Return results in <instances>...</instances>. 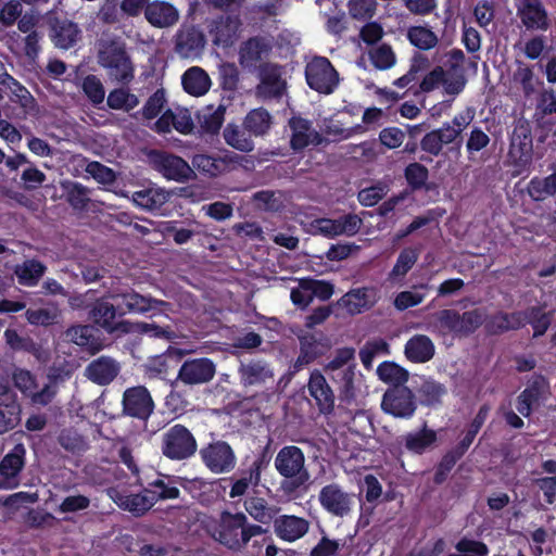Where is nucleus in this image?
<instances>
[{
	"label": "nucleus",
	"instance_id": "1",
	"mask_svg": "<svg viewBox=\"0 0 556 556\" xmlns=\"http://www.w3.org/2000/svg\"><path fill=\"white\" fill-rule=\"evenodd\" d=\"M97 61L105 70L112 84L129 85L135 77V66L126 50V43L117 36L103 34L97 40Z\"/></svg>",
	"mask_w": 556,
	"mask_h": 556
},
{
	"label": "nucleus",
	"instance_id": "2",
	"mask_svg": "<svg viewBox=\"0 0 556 556\" xmlns=\"http://www.w3.org/2000/svg\"><path fill=\"white\" fill-rule=\"evenodd\" d=\"M305 460L303 451L295 445H286L276 454L274 466L283 478L280 483L283 494L292 495L308 483L311 475Z\"/></svg>",
	"mask_w": 556,
	"mask_h": 556
},
{
	"label": "nucleus",
	"instance_id": "3",
	"mask_svg": "<svg viewBox=\"0 0 556 556\" xmlns=\"http://www.w3.org/2000/svg\"><path fill=\"white\" fill-rule=\"evenodd\" d=\"M150 166L167 180L179 184L195 178L194 169L182 157L162 150H150L147 153Z\"/></svg>",
	"mask_w": 556,
	"mask_h": 556
},
{
	"label": "nucleus",
	"instance_id": "4",
	"mask_svg": "<svg viewBox=\"0 0 556 556\" xmlns=\"http://www.w3.org/2000/svg\"><path fill=\"white\" fill-rule=\"evenodd\" d=\"M309 88L321 94H331L340 83L339 73L325 56L312 58L305 66Z\"/></svg>",
	"mask_w": 556,
	"mask_h": 556
},
{
	"label": "nucleus",
	"instance_id": "5",
	"mask_svg": "<svg viewBox=\"0 0 556 556\" xmlns=\"http://www.w3.org/2000/svg\"><path fill=\"white\" fill-rule=\"evenodd\" d=\"M193 434L182 425L170 427L162 438V453L169 459L182 460L197 452Z\"/></svg>",
	"mask_w": 556,
	"mask_h": 556
},
{
	"label": "nucleus",
	"instance_id": "6",
	"mask_svg": "<svg viewBox=\"0 0 556 556\" xmlns=\"http://www.w3.org/2000/svg\"><path fill=\"white\" fill-rule=\"evenodd\" d=\"M200 457L206 468L215 475L231 472L237 464L232 447L225 441L216 440L200 450Z\"/></svg>",
	"mask_w": 556,
	"mask_h": 556
},
{
	"label": "nucleus",
	"instance_id": "7",
	"mask_svg": "<svg viewBox=\"0 0 556 556\" xmlns=\"http://www.w3.org/2000/svg\"><path fill=\"white\" fill-rule=\"evenodd\" d=\"M318 502L329 515L345 518L353 510L355 496L353 493L345 491L340 484L332 482L320 489Z\"/></svg>",
	"mask_w": 556,
	"mask_h": 556
},
{
	"label": "nucleus",
	"instance_id": "8",
	"mask_svg": "<svg viewBox=\"0 0 556 556\" xmlns=\"http://www.w3.org/2000/svg\"><path fill=\"white\" fill-rule=\"evenodd\" d=\"M123 414L140 420H148L154 412V401L143 386L127 388L122 399Z\"/></svg>",
	"mask_w": 556,
	"mask_h": 556
},
{
	"label": "nucleus",
	"instance_id": "9",
	"mask_svg": "<svg viewBox=\"0 0 556 556\" xmlns=\"http://www.w3.org/2000/svg\"><path fill=\"white\" fill-rule=\"evenodd\" d=\"M244 525V514L223 513L218 527L212 533L215 541L232 551L242 549L241 528Z\"/></svg>",
	"mask_w": 556,
	"mask_h": 556
},
{
	"label": "nucleus",
	"instance_id": "10",
	"mask_svg": "<svg viewBox=\"0 0 556 556\" xmlns=\"http://www.w3.org/2000/svg\"><path fill=\"white\" fill-rule=\"evenodd\" d=\"M382 409L396 418H409L414 415L417 404L414 393L406 387H394L386 391Z\"/></svg>",
	"mask_w": 556,
	"mask_h": 556
},
{
	"label": "nucleus",
	"instance_id": "11",
	"mask_svg": "<svg viewBox=\"0 0 556 556\" xmlns=\"http://www.w3.org/2000/svg\"><path fill=\"white\" fill-rule=\"evenodd\" d=\"M109 298L118 303L119 315H124L126 313L144 314L157 308L159 306L168 305L164 301L141 295L131 289L124 291L115 290L110 293Z\"/></svg>",
	"mask_w": 556,
	"mask_h": 556
},
{
	"label": "nucleus",
	"instance_id": "12",
	"mask_svg": "<svg viewBox=\"0 0 556 556\" xmlns=\"http://www.w3.org/2000/svg\"><path fill=\"white\" fill-rule=\"evenodd\" d=\"M174 50L182 59L199 56L205 47L204 34L193 25H181L174 36Z\"/></svg>",
	"mask_w": 556,
	"mask_h": 556
},
{
	"label": "nucleus",
	"instance_id": "13",
	"mask_svg": "<svg viewBox=\"0 0 556 556\" xmlns=\"http://www.w3.org/2000/svg\"><path fill=\"white\" fill-rule=\"evenodd\" d=\"M26 448L16 444L0 462V490H10L18 485V476L25 466Z\"/></svg>",
	"mask_w": 556,
	"mask_h": 556
},
{
	"label": "nucleus",
	"instance_id": "14",
	"mask_svg": "<svg viewBox=\"0 0 556 556\" xmlns=\"http://www.w3.org/2000/svg\"><path fill=\"white\" fill-rule=\"evenodd\" d=\"M271 51V42L264 37H252L242 42L239 49V63L249 71L258 70L265 64Z\"/></svg>",
	"mask_w": 556,
	"mask_h": 556
},
{
	"label": "nucleus",
	"instance_id": "15",
	"mask_svg": "<svg viewBox=\"0 0 556 556\" xmlns=\"http://www.w3.org/2000/svg\"><path fill=\"white\" fill-rule=\"evenodd\" d=\"M216 374V365L210 358L187 359L181 365L177 380L188 386L210 382Z\"/></svg>",
	"mask_w": 556,
	"mask_h": 556
},
{
	"label": "nucleus",
	"instance_id": "16",
	"mask_svg": "<svg viewBox=\"0 0 556 556\" xmlns=\"http://www.w3.org/2000/svg\"><path fill=\"white\" fill-rule=\"evenodd\" d=\"M241 384L244 388H262L273 383L275 374L270 365L261 359L241 362L238 368Z\"/></svg>",
	"mask_w": 556,
	"mask_h": 556
},
{
	"label": "nucleus",
	"instance_id": "17",
	"mask_svg": "<svg viewBox=\"0 0 556 556\" xmlns=\"http://www.w3.org/2000/svg\"><path fill=\"white\" fill-rule=\"evenodd\" d=\"M260 84L256 86V94L263 99H274L282 96L286 89V80L281 77V70L273 63L260 66Z\"/></svg>",
	"mask_w": 556,
	"mask_h": 556
},
{
	"label": "nucleus",
	"instance_id": "18",
	"mask_svg": "<svg viewBox=\"0 0 556 556\" xmlns=\"http://www.w3.org/2000/svg\"><path fill=\"white\" fill-rule=\"evenodd\" d=\"M291 129L290 146L294 151H301L308 146H319L326 139L318 132L312 123L302 117H292L289 121Z\"/></svg>",
	"mask_w": 556,
	"mask_h": 556
},
{
	"label": "nucleus",
	"instance_id": "19",
	"mask_svg": "<svg viewBox=\"0 0 556 556\" xmlns=\"http://www.w3.org/2000/svg\"><path fill=\"white\" fill-rule=\"evenodd\" d=\"M119 315L118 304L114 305L106 298L97 300L90 309V318L96 325L104 329L110 334H123L119 326L123 320L115 321Z\"/></svg>",
	"mask_w": 556,
	"mask_h": 556
},
{
	"label": "nucleus",
	"instance_id": "20",
	"mask_svg": "<svg viewBox=\"0 0 556 556\" xmlns=\"http://www.w3.org/2000/svg\"><path fill=\"white\" fill-rule=\"evenodd\" d=\"M309 395L315 400L319 413L329 415L334 409V393L324 375L314 370L307 383Z\"/></svg>",
	"mask_w": 556,
	"mask_h": 556
},
{
	"label": "nucleus",
	"instance_id": "21",
	"mask_svg": "<svg viewBox=\"0 0 556 556\" xmlns=\"http://www.w3.org/2000/svg\"><path fill=\"white\" fill-rule=\"evenodd\" d=\"M119 371L118 362L109 356H100L86 366L84 375L98 386H108L118 376Z\"/></svg>",
	"mask_w": 556,
	"mask_h": 556
},
{
	"label": "nucleus",
	"instance_id": "22",
	"mask_svg": "<svg viewBox=\"0 0 556 556\" xmlns=\"http://www.w3.org/2000/svg\"><path fill=\"white\" fill-rule=\"evenodd\" d=\"M144 17L153 27L170 28L178 23L180 13L170 2L155 0L144 10Z\"/></svg>",
	"mask_w": 556,
	"mask_h": 556
},
{
	"label": "nucleus",
	"instance_id": "23",
	"mask_svg": "<svg viewBox=\"0 0 556 556\" xmlns=\"http://www.w3.org/2000/svg\"><path fill=\"white\" fill-rule=\"evenodd\" d=\"M309 529V522L305 518L282 515L274 520V531L278 538L287 542H293L304 536Z\"/></svg>",
	"mask_w": 556,
	"mask_h": 556
},
{
	"label": "nucleus",
	"instance_id": "24",
	"mask_svg": "<svg viewBox=\"0 0 556 556\" xmlns=\"http://www.w3.org/2000/svg\"><path fill=\"white\" fill-rule=\"evenodd\" d=\"M80 29L74 22L55 20L51 27V39L55 47L70 49L80 39Z\"/></svg>",
	"mask_w": 556,
	"mask_h": 556
},
{
	"label": "nucleus",
	"instance_id": "25",
	"mask_svg": "<svg viewBox=\"0 0 556 556\" xmlns=\"http://www.w3.org/2000/svg\"><path fill=\"white\" fill-rule=\"evenodd\" d=\"M172 192L160 187H150L135 191L131 201L138 207L146 211H154L162 207L170 199Z\"/></svg>",
	"mask_w": 556,
	"mask_h": 556
},
{
	"label": "nucleus",
	"instance_id": "26",
	"mask_svg": "<svg viewBox=\"0 0 556 556\" xmlns=\"http://www.w3.org/2000/svg\"><path fill=\"white\" fill-rule=\"evenodd\" d=\"M532 139L525 131H514L508 155L514 164L525 167L532 161Z\"/></svg>",
	"mask_w": 556,
	"mask_h": 556
},
{
	"label": "nucleus",
	"instance_id": "27",
	"mask_svg": "<svg viewBox=\"0 0 556 556\" xmlns=\"http://www.w3.org/2000/svg\"><path fill=\"white\" fill-rule=\"evenodd\" d=\"M184 90L194 97L204 96L211 88L208 74L199 66L188 68L181 76Z\"/></svg>",
	"mask_w": 556,
	"mask_h": 556
},
{
	"label": "nucleus",
	"instance_id": "28",
	"mask_svg": "<svg viewBox=\"0 0 556 556\" xmlns=\"http://www.w3.org/2000/svg\"><path fill=\"white\" fill-rule=\"evenodd\" d=\"M405 355L414 363L430 361L435 352L432 340L425 334H415L405 344Z\"/></svg>",
	"mask_w": 556,
	"mask_h": 556
},
{
	"label": "nucleus",
	"instance_id": "29",
	"mask_svg": "<svg viewBox=\"0 0 556 556\" xmlns=\"http://www.w3.org/2000/svg\"><path fill=\"white\" fill-rule=\"evenodd\" d=\"M244 509L255 521L262 525H269L280 511V507L269 505L265 498L258 496L247 497Z\"/></svg>",
	"mask_w": 556,
	"mask_h": 556
},
{
	"label": "nucleus",
	"instance_id": "30",
	"mask_svg": "<svg viewBox=\"0 0 556 556\" xmlns=\"http://www.w3.org/2000/svg\"><path fill=\"white\" fill-rule=\"evenodd\" d=\"M122 333H140L148 334L151 338H162L166 340H172L176 337L174 330L169 326H161L155 323H130L127 320H123V324L119 326Z\"/></svg>",
	"mask_w": 556,
	"mask_h": 556
},
{
	"label": "nucleus",
	"instance_id": "31",
	"mask_svg": "<svg viewBox=\"0 0 556 556\" xmlns=\"http://www.w3.org/2000/svg\"><path fill=\"white\" fill-rule=\"evenodd\" d=\"M47 271V266L38 260L30 258L14 267V275L20 285L35 287Z\"/></svg>",
	"mask_w": 556,
	"mask_h": 556
},
{
	"label": "nucleus",
	"instance_id": "32",
	"mask_svg": "<svg viewBox=\"0 0 556 556\" xmlns=\"http://www.w3.org/2000/svg\"><path fill=\"white\" fill-rule=\"evenodd\" d=\"M370 293V290L366 288L351 290L339 300V305L351 315L359 314L372 306L374 299Z\"/></svg>",
	"mask_w": 556,
	"mask_h": 556
},
{
	"label": "nucleus",
	"instance_id": "33",
	"mask_svg": "<svg viewBox=\"0 0 556 556\" xmlns=\"http://www.w3.org/2000/svg\"><path fill=\"white\" fill-rule=\"evenodd\" d=\"M526 325V316L523 312L511 314L498 313L489 320L486 329L491 333H502L509 330H517Z\"/></svg>",
	"mask_w": 556,
	"mask_h": 556
},
{
	"label": "nucleus",
	"instance_id": "34",
	"mask_svg": "<svg viewBox=\"0 0 556 556\" xmlns=\"http://www.w3.org/2000/svg\"><path fill=\"white\" fill-rule=\"evenodd\" d=\"M526 190L535 202L554 197L556 194V172L545 177H533L527 185Z\"/></svg>",
	"mask_w": 556,
	"mask_h": 556
},
{
	"label": "nucleus",
	"instance_id": "35",
	"mask_svg": "<svg viewBox=\"0 0 556 556\" xmlns=\"http://www.w3.org/2000/svg\"><path fill=\"white\" fill-rule=\"evenodd\" d=\"M251 135L244 126L235 124H228L223 131L226 143L241 152H251L254 149Z\"/></svg>",
	"mask_w": 556,
	"mask_h": 556
},
{
	"label": "nucleus",
	"instance_id": "36",
	"mask_svg": "<svg viewBox=\"0 0 556 556\" xmlns=\"http://www.w3.org/2000/svg\"><path fill=\"white\" fill-rule=\"evenodd\" d=\"M513 81L519 86L526 98L533 96L543 83L535 76L533 70L523 62H517Z\"/></svg>",
	"mask_w": 556,
	"mask_h": 556
},
{
	"label": "nucleus",
	"instance_id": "37",
	"mask_svg": "<svg viewBox=\"0 0 556 556\" xmlns=\"http://www.w3.org/2000/svg\"><path fill=\"white\" fill-rule=\"evenodd\" d=\"M155 504V496L149 490L139 494L119 496L118 505L136 516L146 514Z\"/></svg>",
	"mask_w": 556,
	"mask_h": 556
},
{
	"label": "nucleus",
	"instance_id": "38",
	"mask_svg": "<svg viewBox=\"0 0 556 556\" xmlns=\"http://www.w3.org/2000/svg\"><path fill=\"white\" fill-rule=\"evenodd\" d=\"M519 16L528 29L546 30L549 27L547 12L543 4L521 7Z\"/></svg>",
	"mask_w": 556,
	"mask_h": 556
},
{
	"label": "nucleus",
	"instance_id": "39",
	"mask_svg": "<svg viewBox=\"0 0 556 556\" xmlns=\"http://www.w3.org/2000/svg\"><path fill=\"white\" fill-rule=\"evenodd\" d=\"M435 440V431L428 429L427 426L418 432H409L402 437L405 447L414 454H422Z\"/></svg>",
	"mask_w": 556,
	"mask_h": 556
},
{
	"label": "nucleus",
	"instance_id": "40",
	"mask_svg": "<svg viewBox=\"0 0 556 556\" xmlns=\"http://www.w3.org/2000/svg\"><path fill=\"white\" fill-rule=\"evenodd\" d=\"M0 85L5 86L10 90V99L25 110L33 109L34 98L30 92L15 80L8 73L0 74Z\"/></svg>",
	"mask_w": 556,
	"mask_h": 556
},
{
	"label": "nucleus",
	"instance_id": "41",
	"mask_svg": "<svg viewBox=\"0 0 556 556\" xmlns=\"http://www.w3.org/2000/svg\"><path fill=\"white\" fill-rule=\"evenodd\" d=\"M62 189L65 191L66 201L77 211H85L90 202V191L87 187L79 182L65 180L61 182Z\"/></svg>",
	"mask_w": 556,
	"mask_h": 556
},
{
	"label": "nucleus",
	"instance_id": "42",
	"mask_svg": "<svg viewBox=\"0 0 556 556\" xmlns=\"http://www.w3.org/2000/svg\"><path fill=\"white\" fill-rule=\"evenodd\" d=\"M225 112L226 108L222 104L217 108L213 105L203 108L198 114L201 128L208 134L218 132L225 119Z\"/></svg>",
	"mask_w": 556,
	"mask_h": 556
},
{
	"label": "nucleus",
	"instance_id": "43",
	"mask_svg": "<svg viewBox=\"0 0 556 556\" xmlns=\"http://www.w3.org/2000/svg\"><path fill=\"white\" fill-rule=\"evenodd\" d=\"M406 38L410 45L424 51L433 49L439 42L437 34L427 26L408 27Z\"/></svg>",
	"mask_w": 556,
	"mask_h": 556
},
{
	"label": "nucleus",
	"instance_id": "44",
	"mask_svg": "<svg viewBox=\"0 0 556 556\" xmlns=\"http://www.w3.org/2000/svg\"><path fill=\"white\" fill-rule=\"evenodd\" d=\"M243 126L254 136L265 135L271 126V116L267 110L260 108L248 113Z\"/></svg>",
	"mask_w": 556,
	"mask_h": 556
},
{
	"label": "nucleus",
	"instance_id": "45",
	"mask_svg": "<svg viewBox=\"0 0 556 556\" xmlns=\"http://www.w3.org/2000/svg\"><path fill=\"white\" fill-rule=\"evenodd\" d=\"M65 337L68 341L79 346L87 348L93 353L100 349V346L96 343V339L93 337V328L91 326H73L65 331Z\"/></svg>",
	"mask_w": 556,
	"mask_h": 556
},
{
	"label": "nucleus",
	"instance_id": "46",
	"mask_svg": "<svg viewBox=\"0 0 556 556\" xmlns=\"http://www.w3.org/2000/svg\"><path fill=\"white\" fill-rule=\"evenodd\" d=\"M428 289V285L420 283L414 286L410 290L401 291L393 301L394 307L397 311H405L419 305L425 300Z\"/></svg>",
	"mask_w": 556,
	"mask_h": 556
},
{
	"label": "nucleus",
	"instance_id": "47",
	"mask_svg": "<svg viewBox=\"0 0 556 556\" xmlns=\"http://www.w3.org/2000/svg\"><path fill=\"white\" fill-rule=\"evenodd\" d=\"M485 320L482 309L475 308L460 314L458 312L457 337H468L473 333Z\"/></svg>",
	"mask_w": 556,
	"mask_h": 556
},
{
	"label": "nucleus",
	"instance_id": "48",
	"mask_svg": "<svg viewBox=\"0 0 556 556\" xmlns=\"http://www.w3.org/2000/svg\"><path fill=\"white\" fill-rule=\"evenodd\" d=\"M262 465V460H254L244 476L232 484L229 496H241L250 485H258L261 482Z\"/></svg>",
	"mask_w": 556,
	"mask_h": 556
},
{
	"label": "nucleus",
	"instance_id": "49",
	"mask_svg": "<svg viewBox=\"0 0 556 556\" xmlns=\"http://www.w3.org/2000/svg\"><path fill=\"white\" fill-rule=\"evenodd\" d=\"M252 202L258 210L278 212L283 207L282 193L274 190H262L252 195Z\"/></svg>",
	"mask_w": 556,
	"mask_h": 556
},
{
	"label": "nucleus",
	"instance_id": "50",
	"mask_svg": "<svg viewBox=\"0 0 556 556\" xmlns=\"http://www.w3.org/2000/svg\"><path fill=\"white\" fill-rule=\"evenodd\" d=\"M300 354L294 363V369L301 370L319 355L317 342L313 334L299 336Z\"/></svg>",
	"mask_w": 556,
	"mask_h": 556
},
{
	"label": "nucleus",
	"instance_id": "51",
	"mask_svg": "<svg viewBox=\"0 0 556 556\" xmlns=\"http://www.w3.org/2000/svg\"><path fill=\"white\" fill-rule=\"evenodd\" d=\"M432 327L442 334L452 333L457 337L458 312L445 308L433 314Z\"/></svg>",
	"mask_w": 556,
	"mask_h": 556
},
{
	"label": "nucleus",
	"instance_id": "52",
	"mask_svg": "<svg viewBox=\"0 0 556 556\" xmlns=\"http://www.w3.org/2000/svg\"><path fill=\"white\" fill-rule=\"evenodd\" d=\"M377 374L382 381L393 384L394 387H403L402 384L408 379L407 370L391 362H384L379 365Z\"/></svg>",
	"mask_w": 556,
	"mask_h": 556
},
{
	"label": "nucleus",
	"instance_id": "53",
	"mask_svg": "<svg viewBox=\"0 0 556 556\" xmlns=\"http://www.w3.org/2000/svg\"><path fill=\"white\" fill-rule=\"evenodd\" d=\"M106 103L113 110L129 112L139 104V99L136 94L130 93L129 90L117 88L109 93Z\"/></svg>",
	"mask_w": 556,
	"mask_h": 556
},
{
	"label": "nucleus",
	"instance_id": "54",
	"mask_svg": "<svg viewBox=\"0 0 556 556\" xmlns=\"http://www.w3.org/2000/svg\"><path fill=\"white\" fill-rule=\"evenodd\" d=\"M369 59L372 65L380 71L389 70L396 63L394 51L386 43L371 49L369 51Z\"/></svg>",
	"mask_w": 556,
	"mask_h": 556
},
{
	"label": "nucleus",
	"instance_id": "55",
	"mask_svg": "<svg viewBox=\"0 0 556 556\" xmlns=\"http://www.w3.org/2000/svg\"><path fill=\"white\" fill-rule=\"evenodd\" d=\"M488 408L485 406L481 407L470 424L465 437L459 442V444L456 446V453L458 456H463L465 452L468 450V447L473 442L475 437L479 432L480 428L484 424L486 416H488Z\"/></svg>",
	"mask_w": 556,
	"mask_h": 556
},
{
	"label": "nucleus",
	"instance_id": "56",
	"mask_svg": "<svg viewBox=\"0 0 556 556\" xmlns=\"http://www.w3.org/2000/svg\"><path fill=\"white\" fill-rule=\"evenodd\" d=\"M377 0H349L348 10L353 20L366 21L375 16L377 11Z\"/></svg>",
	"mask_w": 556,
	"mask_h": 556
},
{
	"label": "nucleus",
	"instance_id": "57",
	"mask_svg": "<svg viewBox=\"0 0 556 556\" xmlns=\"http://www.w3.org/2000/svg\"><path fill=\"white\" fill-rule=\"evenodd\" d=\"M61 312L58 307L53 308H28L25 312L27 321L36 326H50L58 323Z\"/></svg>",
	"mask_w": 556,
	"mask_h": 556
},
{
	"label": "nucleus",
	"instance_id": "58",
	"mask_svg": "<svg viewBox=\"0 0 556 556\" xmlns=\"http://www.w3.org/2000/svg\"><path fill=\"white\" fill-rule=\"evenodd\" d=\"M526 324L529 323L534 329L533 337L543 336L548 329L552 320L549 313H544L540 307H531L523 312Z\"/></svg>",
	"mask_w": 556,
	"mask_h": 556
},
{
	"label": "nucleus",
	"instance_id": "59",
	"mask_svg": "<svg viewBox=\"0 0 556 556\" xmlns=\"http://www.w3.org/2000/svg\"><path fill=\"white\" fill-rule=\"evenodd\" d=\"M21 420V405L10 403L0 405V434L15 428Z\"/></svg>",
	"mask_w": 556,
	"mask_h": 556
},
{
	"label": "nucleus",
	"instance_id": "60",
	"mask_svg": "<svg viewBox=\"0 0 556 556\" xmlns=\"http://www.w3.org/2000/svg\"><path fill=\"white\" fill-rule=\"evenodd\" d=\"M59 444L73 454L84 452L87 443L84 438L74 429H63L58 437Z\"/></svg>",
	"mask_w": 556,
	"mask_h": 556
},
{
	"label": "nucleus",
	"instance_id": "61",
	"mask_svg": "<svg viewBox=\"0 0 556 556\" xmlns=\"http://www.w3.org/2000/svg\"><path fill=\"white\" fill-rule=\"evenodd\" d=\"M81 88L86 97L94 104H101L105 98V89L96 75H88L84 78Z\"/></svg>",
	"mask_w": 556,
	"mask_h": 556
},
{
	"label": "nucleus",
	"instance_id": "62",
	"mask_svg": "<svg viewBox=\"0 0 556 556\" xmlns=\"http://www.w3.org/2000/svg\"><path fill=\"white\" fill-rule=\"evenodd\" d=\"M389 353V344L382 340L367 342L359 351V358L366 368L371 366L374 358L379 354Z\"/></svg>",
	"mask_w": 556,
	"mask_h": 556
},
{
	"label": "nucleus",
	"instance_id": "63",
	"mask_svg": "<svg viewBox=\"0 0 556 556\" xmlns=\"http://www.w3.org/2000/svg\"><path fill=\"white\" fill-rule=\"evenodd\" d=\"M418 260V253L413 249H404L393 266L390 276L391 277H403L414 266Z\"/></svg>",
	"mask_w": 556,
	"mask_h": 556
},
{
	"label": "nucleus",
	"instance_id": "64",
	"mask_svg": "<svg viewBox=\"0 0 556 556\" xmlns=\"http://www.w3.org/2000/svg\"><path fill=\"white\" fill-rule=\"evenodd\" d=\"M428 177V168L420 163H412L405 168V178L414 190L421 189Z\"/></svg>",
	"mask_w": 556,
	"mask_h": 556
}]
</instances>
